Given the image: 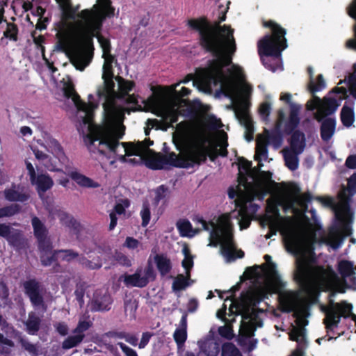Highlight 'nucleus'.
I'll use <instances>...</instances> for the list:
<instances>
[{"label":"nucleus","mask_w":356,"mask_h":356,"mask_svg":"<svg viewBox=\"0 0 356 356\" xmlns=\"http://www.w3.org/2000/svg\"><path fill=\"white\" fill-rule=\"evenodd\" d=\"M227 11H222L218 20L211 23L207 17L190 19L188 28L198 33V44L207 53L216 58L209 60L208 66L200 72V77L205 83H218L224 79L223 68L232 63L236 51L234 29L230 25H220L226 19Z\"/></svg>","instance_id":"nucleus-1"},{"label":"nucleus","mask_w":356,"mask_h":356,"mask_svg":"<svg viewBox=\"0 0 356 356\" xmlns=\"http://www.w3.org/2000/svg\"><path fill=\"white\" fill-rule=\"evenodd\" d=\"M287 250L297 256L294 280L298 291H286L279 295L280 310L284 313L294 312L299 309L302 296L307 304L312 306V222H307V232L303 233L289 231L284 237Z\"/></svg>","instance_id":"nucleus-2"},{"label":"nucleus","mask_w":356,"mask_h":356,"mask_svg":"<svg viewBox=\"0 0 356 356\" xmlns=\"http://www.w3.org/2000/svg\"><path fill=\"white\" fill-rule=\"evenodd\" d=\"M315 268L319 277L320 289L325 292H329L327 305L320 304V310L325 314L323 323L325 325L327 336H328L327 340L329 341L337 338V337H331L329 334L334 332V329L338 327L341 318H347L353 310L351 304L345 300L335 302L334 297L337 293H344L347 289L356 290V277L349 279L348 282L346 280L339 278L330 266L324 267L315 264Z\"/></svg>","instance_id":"nucleus-3"},{"label":"nucleus","mask_w":356,"mask_h":356,"mask_svg":"<svg viewBox=\"0 0 356 356\" xmlns=\"http://www.w3.org/2000/svg\"><path fill=\"white\" fill-rule=\"evenodd\" d=\"M313 200L319 202L324 207L331 209L334 214V223L325 232L319 224L316 211L313 209V245L316 243L325 244L337 250L343 243L346 237L353 234L352 224L354 220V211L351 207L348 209L341 204V200L335 197L325 196H313Z\"/></svg>","instance_id":"nucleus-4"},{"label":"nucleus","mask_w":356,"mask_h":356,"mask_svg":"<svg viewBox=\"0 0 356 356\" xmlns=\"http://www.w3.org/2000/svg\"><path fill=\"white\" fill-rule=\"evenodd\" d=\"M94 10L85 9L79 13V17L83 21V26L79 30L76 35V43L78 51L74 55L76 68L83 70L89 65L92 59L93 38L106 18H112L115 15V8L111 0H97L93 6Z\"/></svg>","instance_id":"nucleus-5"},{"label":"nucleus","mask_w":356,"mask_h":356,"mask_svg":"<svg viewBox=\"0 0 356 356\" xmlns=\"http://www.w3.org/2000/svg\"><path fill=\"white\" fill-rule=\"evenodd\" d=\"M113 72H104L102 75L104 86L97 90L99 97H104L105 102L103 104L104 112L106 122L102 127V140L99 141V151L104 152L101 148L105 146L111 150H114L119 145L118 140L122 138L124 134L125 127L118 123L123 121L125 113L130 114L136 112V108L130 109L124 108L117 104L115 100L116 93L115 92V83L113 80Z\"/></svg>","instance_id":"nucleus-6"},{"label":"nucleus","mask_w":356,"mask_h":356,"mask_svg":"<svg viewBox=\"0 0 356 356\" xmlns=\"http://www.w3.org/2000/svg\"><path fill=\"white\" fill-rule=\"evenodd\" d=\"M208 141V138L202 131L197 132L192 138L186 122L177 124V129L173 135V143L177 149L180 151L185 149L187 168L200 165L207 161L208 157L211 161H215L218 156L222 157L227 156V141L221 149L217 148L218 145H207Z\"/></svg>","instance_id":"nucleus-7"},{"label":"nucleus","mask_w":356,"mask_h":356,"mask_svg":"<svg viewBox=\"0 0 356 356\" xmlns=\"http://www.w3.org/2000/svg\"><path fill=\"white\" fill-rule=\"evenodd\" d=\"M263 26L269 28L271 34L266 35L258 42L259 54L266 57L278 58L282 51L287 47V40L285 38L286 31L273 20L265 21Z\"/></svg>","instance_id":"nucleus-8"},{"label":"nucleus","mask_w":356,"mask_h":356,"mask_svg":"<svg viewBox=\"0 0 356 356\" xmlns=\"http://www.w3.org/2000/svg\"><path fill=\"white\" fill-rule=\"evenodd\" d=\"M218 222L221 227V254L228 262L233 261L236 258H243L245 255L244 252L241 250H236L229 214L225 213L220 216Z\"/></svg>","instance_id":"nucleus-9"},{"label":"nucleus","mask_w":356,"mask_h":356,"mask_svg":"<svg viewBox=\"0 0 356 356\" xmlns=\"http://www.w3.org/2000/svg\"><path fill=\"white\" fill-rule=\"evenodd\" d=\"M181 156H177L175 152L169 154L155 153L154 156L145 159V165L152 170L166 169V165L176 168H187L185 149Z\"/></svg>","instance_id":"nucleus-10"},{"label":"nucleus","mask_w":356,"mask_h":356,"mask_svg":"<svg viewBox=\"0 0 356 356\" xmlns=\"http://www.w3.org/2000/svg\"><path fill=\"white\" fill-rule=\"evenodd\" d=\"M310 307L307 304L306 307H301L294 311L293 316L296 318V326H293L289 332V339L296 341L297 344L307 343L306 340V329L309 321Z\"/></svg>","instance_id":"nucleus-11"},{"label":"nucleus","mask_w":356,"mask_h":356,"mask_svg":"<svg viewBox=\"0 0 356 356\" xmlns=\"http://www.w3.org/2000/svg\"><path fill=\"white\" fill-rule=\"evenodd\" d=\"M102 129H101V131L99 132V136L98 137L90 138V145L89 148H90V150L92 151V152H94V150H92V147L97 148V152L100 154H102V155L105 156L106 157L109 158V156L107 155V152L108 153H116V149L120 145V143L118 142L119 145L115 148V149L113 151L111 150L110 149L107 148L105 146H102L101 148L103 149L104 150V152H101L99 151V141L101 140L102 138ZM120 139V138H119L118 140V141H119ZM121 145L124 148V152L126 153V155L128 156H133V155L140 156L145 152L144 145H143V143H140V142H138L136 144H135L134 143H131V142H129V143L124 142V143H121Z\"/></svg>","instance_id":"nucleus-12"},{"label":"nucleus","mask_w":356,"mask_h":356,"mask_svg":"<svg viewBox=\"0 0 356 356\" xmlns=\"http://www.w3.org/2000/svg\"><path fill=\"white\" fill-rule=\"evenodd\" d=\"M339 106L337 100L334 97H324L321 99L313 95V111L317 110L316 113L313 112V120L322 121L323 118L334 113Z\"/></svg>","instance_id":"nucleus-13"},{"label":"nucleus","mask_w":356,"mask_h":356,"mask_svg":"<svg viewBox=\"0 0 356 356\" xmlns=\"http://www.w3.org/2000/svg\"><path fill=\"white\" fill-rule=\"evenodd\" d=\"M24 293L29 298L30 302L35 309L46 311L47 305L40 291V283L35 279H30L23 284Z\"/></svg>","instance_id":"nucleus-14"},{"label":"nucleus","mask_w":356,"mask_h":356,"mask_svg":"<svg viewBox=\"0 0 356 356\" xmlns=\"http://www.w3.org/2000/svg\"><path fill=\"white\" fill-rule=\"evenodd\" d=\"M250 103L245 100H243L239 103L235 111L236 118L245 129V138L248 141L253 139L254 126L252 118L249 113Z\"/></svg>","instance_id":"nucleus-15"},{"label":"nucleus","mask_w":356,"mask_h":356,"mask_svg":"<svg viewBox=\"0 0 356 356\" xmlns=\"http://www.w3.org/2000/svg\"><path fill=\"white\" fill-rule=\"evenodd\" d=\"M288 192L291 195V200L289 202V207L293 210L294 213L299 211L300 207L303 211H307L312 213V210H307V203L312 202V193H307L305 195H302L300 188L293 184L289 188Z\"/></svg>","instance_id":"nucleus-16"},{"label":"nucleus","mask_w":356,"mask_h":356,"mask_svg":"<svg viewBox=\"0 0 356 356\" xmlns=\"http://www.w3.org/2000/svg\"><path fill=\"white\" fill-rule=\"evenodd\" d=\"M36 240L42 266H50L56 261V253H55V250H53V245L50 238L47 236Z\"/></svg>","instance_id":"nucleus-17"},{"label":"nucleus","mask_w":356,"mask_h":356,"mask_svg":"<svg viewBox=\"0 0 356 356\" xmlns=\"http://www.w3.org/2000/svg\"><path fill=\"white\" fill-rule=\"evenodd\" d=\"M63 93L65 97L71 98L79 110L86 113V117L83 120L84 123H90L92 118V111H89L88 105L81 99L80 96L76 92L74 86L72 82L67 83L63 88Z\"/></svg>","instance_id":"nucleus-18"},{"label":"nucleus","mask_w":356,"mask_h":356,"mask_svg":"<svg viewBox=\"0 0 356 356\" xmlns=\"http://www.w3.org/2000/svg\"><path fill=\"white\" fill-rule=\"evenodd\" d=\"M356 195V172H354L348 179L347 186H341L340 190L337 195V199L341 200V204L346 209L351 207L352 198Z\"/></svg>","instance_id":"nucleus-19"},{"label":"nucleus","mask_w":356,"mask_h":356,"mask_svg":"<svg viewBox=\"0 0 356 356\" xmlns=\"http://www.w3.org/2000/svg\"><path fill=\"white\" fill-rule=\"evenodd\" d=\"M113 298L108 292L96 291L91 302L92 312H104L111 309Z\"/></svg>","instance_id":"nucleus-20"},{"label":"nucleus","mask_w":356,"mask_h":356,"mask_svg":"<svg viewBox=\"0 0 356 356\" xmlns=\"http://www.w3.org/2000/svg\"><path fill=\"white\" fill-rule=\"evenodd\" d=\"M30 182L33 186H35L40 196L51 189L54 186V181L47 173L37 175L34 179H32Z\"/></svg>","instance_id":"nucleus-21"},{"label":"nucleus","mask_w":356,"mask_h":356,"mask_svg":"<svg viewBox=\"0 0 356 356\" xmlns=\"http://www.w3.org/2000/svg\"><path fill=\"white\" fill-rule=\"evenodd\" d=\"M58 39L56 48L62 52H66L71 47L72 34L70 31L65 26V24H62V27L56 33Z\"/></svg>","instance_id":"nucleus-22"},{"label":"nucleus","mask_w":356,"mask_h":356,"mask_svg":"<svg viewBox=\"0 0 356 356\" xmlns=\"http://www.w3.org/2000/svg\"><path fill=\"white\" fill-rule=\"evenodd\" d=\"M301 108L300 105L291 104L289 117L284 125V131L286 134H291L296 131L298 125L300 123L299 112Z\"/></svg>","instance_id":"nucleus-23"},{"label":"nucleus","mask_w":356,"mask_h":356,"mask_svg":"<svg viewBox=\"0 0 356 356\" xmlns=\"http://www.w3.org/2000/svg\"><path fill=\"white\" fill-rule=\"evenodd\" d=\"M320 127V134L321 139L325 141H329L334 134L336 129V120L334 118H323Z\"/></svg>","instance_id":"nucleus-24"},{"label":"nucleus","mask_w":356,"mask_h":356,"mask_svg":"<svg viewBox=\"0 0 356 356\" xmlns=\"http://www.w3.org/2000/svg\"><path fill=\"white\" fill-rule=\"evenodd\" d=\"M291 135L289 140L290 146L288 149L294 150L298 153H302L306 145L305 134L302 131L296 130L293 131Z\"/></svg>","instance_id":"nucleus-25"},{"label":"nucleus","mask_w":356,"mask_h":356,"mask_svg":"<svg viewBox=\"0 0 356 356\" xmlns=\"http://www.w3.org/2000/svg\"><path fill=\"white\" fill-rule=\"evenodd\" d=\"M140 273V270H137L133 275L125 274L123 276L124 284L128 287L132 286L143 288L146 286L149 281L147 279L146 277L141 276Z\"/></svg>","instance_id":"nucleus-26"},{"label":"nucleus","mask_w":356,"mask_h":356,"mask_svg":"<svg viewBox=\"0 0 356 356\" xmlns=\"http://www.w3.org/2000/svg\"><path fill=\"white\" fill-rule=\"evenodd\" d=\"M337 270L341 275V279L356 277V266L354 265L353 261L346 259L340 260L337 264Z\"/></svg>","instance_id":"nucleus-27"},{"label":"nucleus","mask_w":356,"mask_h":356,"mask_svg":"<svg viewBox=\"0 0 356 356\" xmlns=\"http://www.w3.org/2000/svg\"><path fill=\"white\" fill-rule=\"evenodd\" d=\"M68 176L81 187L95 188L99 186L97 182L94 181L90 177H86L76 170L69 172Z\"/></svg>","instance_id":"nucleus-28"},{"label":"nucleus","mask_w":356,"mask_h":356,"mask_svg":"<svg viewBox=\"0 0 356 356\" xmlns=\"http://www.w3.org/2000/svg\"><path fill=\"white\" fill-rule=\"evenodd\" d=\"M6 240L11 246L19 250L24 248L26 245V238L19 229L11 228Z\"/></svg>","instance_id":"nucleus-29"},{"label":"nucleus","mask_w":356,"mask_h":356,"mask_svg":"<svg viewBox=\"0 0 356 356\" xmlns=\"http://www.w3.org/2000/svg\"><path fill=\"white\" fill-rule=\"evenodd\" d=\"M3 194L5 199L9 202H24L30 197L28 193L17 191L14 184L11 188L5 189Z\"/></svg>","instance_id":"nucleus-30"},{"label":"nucleus","mask_w":356,"mask_h":356,"mask_svg":"<svg viewBox=\"0 0 356 356\" xmlns=\"http://www.w3.org/2000/svg\"><path fill=\"white\" fill-rule=\"evenodd\" d=\"M283 156L286 166L291 170L293 171L298 168V155L301 153H298L285 147L282 150Z\"/></svg>","instance_id":"nucleus-31"},{"label":"nucleus","mask_w":356,"mask_h":356,"mask_svg":"<svg viewBox=\"0 0 356 356\" xmlns=\"http://www.w3.org/2000/svg\"><path fill=\"white\" fill-rule=\"evenodd\" d=\"M269 141H266L265 137L259 136L257 139L254 159L261 162L268 158V145Z\"/></svg>","instance_id":"nucleus-32"},{"label":"nucleus","mask_w":356,"mask_h":356,"mask_svg":"<svg viewBox=\"0 0 356 356\" xmlns=\"http://www.w3.org/2000/svg\"><path fill=\"white\" fill-rule=\"evenodd\" d=\"M316 262V258L314 252V247H313V306L316 305L320 308V304L321 303L319 302L318 297L319 291H322L320 289L318 271L315 268Z\"/></svg>","instance_id":"nucleus-33"},{"label":"nucleus","mask_w":356,"mask_h":356,"mask_svg":"<svg viewBox=\"0 0 356 356\" xmlns=\"http://www.w3.org/2000/svg\"><path fill=\"white\" fill-rule=\"evenodd\" d=\"M55 253H56V261L53 264L55 271H58L56 268L60 267L58 262L59 254H61L60 257L63 261L67 262H70L75 259H78L79 257V253L72 249L55 250Z\"/></svg>","instance_id":"nucleus-34"},{"label":"nucleus","mask_w":356,"mask_h":356,"mask_svg":"<svg viewBox=\"0 0 356 356\" xmlns=\"http://www.w3.org/2000/svg\"><path fill=\"white\" fill-rule=\"evenodd\" d=\"M203 68H200L197 72V80H194L195 75L193 74H188L182 80L179 81L178 83L172 85V89L175 90L178 86H179L181 83H187L191 81H193V85L195 86L196 82L198 81L200 84L204 85L205 86H210L211 84H213L214 86H217L218 83H223L225 81L226 76H225V78L221 81L214 83H205L202 81V78L200 77V72Z\"/></svg>","instance_id":"nucleus-35"},{"label":"nucleus","mask_w":356,"mask_h":356,"mask_svg":"<svg viewBox=\"0 0 356 356\" xmlns=\"http://www.w3.org/2000/svg\"><path fill=\"white\" fill-rule=\"evenodd\" d=\"M24 324L27 333L31 335H35L40 330L41 319L33 312H31L29 314L28 319Z\"/></svg>","instance_id":"nucleus-36"},{"label":"nucleus","mask_w":356,"mask_h":356,"mask_svg":"<svg viewBox=\"0 0 356 356\" xmlns=\"http://www.w3.org/2000/svg\"><path fill=\"white\" fill-rule=\"evenodd\" d=\"M33 234L36 239L48 236L49 232L45 225L37 216L31 218Z\"/></svg>","instance_id":"nucleus-37"},{"label":"nucleus","mask_w":356,"mask_h":356,"mask_svg":"<svg viewBox=\"0 0 356 356\" xmlns=\"http://www.w3.org/2000/svg\"><path fill=\"white\" fill-rule=\"evenodd\" d=\"M156 267L161 275L169 273L172 269L170 260L163 254H157L154 257Z\"/></svg>","instance_id":"nucleus-38"},{"label":"nucleus","mask_w":356,"mask_h":356,"mask_svg":"<svg viewBox=\"0 0 356 356\" xmlns=\"http://www.w3.org/2000/svg\"><path fill=\"white\" fill-rule=\"evenodd\" d=\"M340 118L344 127L347 128L351 127L355 122L353 108L344 105L341 111Z\"/></svg>","instance_id":"nucleus-39"},{"label":"nucleus","mask_w":356,"mask_h":356,"mask_svg":"<svg viewBox=\"0 0 356 356\" xmlns=\"http://www.w3.org/2000/svg\"><path fill=\"white\" fill-rule=\"evenodd\" d=\"M93 323L90 320L88 314H84L79 319L76 327L72 330L73 334L85 335L84 332L92 327Z\"/></svg>","instance_id":"nucleus-40"},{"label":"nucleus","mask_w":356,"mask_h":356,"mask_svg":"<svg viewBox=\"0 0 356 356\" xmlns=\"http://www.w3.org/2000/svg\"><path fill=\"white\" fill-rule=\"evenodd\" d=\"M78 262L83 268L89 270H97L102 266V261L100 257H97L94 258L93 260H89L86 257L81 255L79 257Z\"/></svg>","instance_id":"nucleus-41"},{"label":"nucleus","mask_w":356,"mask_h":356,"mask_svg":"<svg viewBox=\"0 0 356 356\" xmlns=\"http://www.w3.org/2000/svg\"><path fill=\"white\" fill-rule=\"evenodd\" d=\"M176 225L179 234L181 236H188L191 232H193V234H197L200 232L199 229L193 230L192 225L187 219L178 220Z\"/></svg>","instance_id":"nucleus-42"},{"label":"nucleus","mask_w":356,"mask_h":356,"mask_svg":"<svg viewBox=\"0 0 356 356\" xmlns=\"http://www.w3.org/2000/svg\"><path fill=\"white\" fill-rule=\"evenodd\" d=\"M193 221H197V222L200 223L202 227V229L205 231H209L211 237H215L216 238L221 239V236H220L219 232L214 229L216 225L213 222L210 221L208 222L205 220H204L202 217L199 216H197L195 218H193Z\"/></svg>","instance_id":"nucleus-43"},{"label":"nucleus","mask_w":356,"mask_h":356,"mask_svg":"<svg viewBox=\"0 0 356 356\" xmlns=\"http://www.w3.org/2000/svg\"><path fill=\"white\" fill-rule=\"evenodd\" d=\"M85 335L74 334L69 336L62 343V348L64 350H68L74 347H76L84 339Z\"/></svg>","instance_id":"nucleus-44"},{"label":"nucleus","mask_w":356,"mask_h":356,"mask_svg":"<svg viewBox=\"0 0 356 356\" xmlns=\"http://www.w3.org/2000/svg\"><path fill=\"white\" fill-rule=\"evenodd\" d=\"M19 29L16 24L13 22H7L6 29L3 31V37L10 41L17 42L18 40Z\"/></svg>","instance_id":"nucleus-45"},{"label":"nucleus","mask_w":356,"mask_h":356,"mask_svg":"<svg viewBox=\"0 0 356 356\" xmlns=\"http://www.w3.org/2000/svg\"><path fill=\"white\" fill-rule=\"evenodd\" d=\"M22 207L18 204H11L0 208V218L11 217L20 213Z\"/></svg>","instance_id":"nucleus-46"},{"label":"nucleus","mask_w":356,"mask_h":356,"mask_svg":"<svg viewBox=\"0 0 356 356\" xmlns=\"http://www.w3.org/2000/svg\"><path fill=\"white\" fill-rule=\"evenodd\" d=\"M19 343L22 348L27 351L31 356H38L40 346L36 343H32L29 340L24 337H19Z\"/></svg>","instance_id":"nucleus-47"},{"label":"nucleus","mask_w":356,"mask_h":356,"mask_svg":"<svg viewBox=\"0 0 356 356\" xmlns=\"http://www.w3.org/2000/svg\"><path fill=\"white\" fill-rule=\"evenodd\" d=\"M61 220L64 221V224L72 229L74 234H78L80 232L81 224L72 216H69L67 213H63Z\"/></svg>","instance_id":"nucleus-48"},{"label":"nucleus","mask_w":356,"mask_h":356,"mask_svg":"<svg viewBox=\"0 0 356 356\" xmlns=\"http://www.w3.org/2000/svg\"><path fill=\"white\" fill-rule=\"evenodd\" d=\"M120 79L121 80L119 81L120 97L124 99L125 96L134 89L135 83L133 81L125 80L121 77Z\"/></svg>","instance_id":"nucleus-49"},{"label":"nucleus","mask_w":356,"mask_h":356,"mask_svg":"<svg viewBox=\"0 0 356 356\" xmlns=\"http://www.w3.org/2000/svg\"><path fill=\"white\" fill-rule=\"evenodd\" d=\"M222 356H242L236 346L230 342L225 343L222 346Z\"/></svg>","instance_id":"nucleus-50"},{"label":"nucleus","mask_w":356,"mask_h":356,"mask_svg":"<svg viewBox=\"0 0 356 356\" xmlns=\"http://www.w3.org/2000/svg\"><path fill=\"white\" fill-rule=\"evenodd\" d=\"M178 118L179 115L175 111H168L165 112L163 117V120L165 125L164 129L166 130L167 128L172 127L174 123H176L178 121Z\"/></svg>","instance_id":"nucleus-51"},{"label":"nucleus","mask_w":356,"mask_h":356,"mask_svg":"<svg viewBox=\"0 0 356 356\" xmlns=\"http://www.w3.org/2000/svg\"><path fill=\"white\" fill-rule=\"evenodd\" d=\"M266 141H269L275 148H279L282 143V136L280 132L275 131L268 134L267 137H265Z\"/></svg>","instance_id":"nucleus-52"},{"label":"nucleus","mask_w":356,"mask_h":356,"mask_svg":"<svg viewBox=\"0 0 356 356\" xmlns=\"http://www.w3.org/2000/svg\"><path fill=\"white\" fill-rule=\"evenodd\" d=\"M173 337L178 348H181L187 339V330L177 328L173 334Z\"/></svg>","instance_id":"nucleus-53"},{"label":"nucleus","mask_w":356,"mask_h":356,"mask_svg":"<svg viewBox=\"0 0 356 356\" xmlns=\"http://www.w3.org/2000/svg\"><path fill=\"white\" fill-rule=\"evenodd\" d=\"M188 285L187 279L183 275H179L172 283L173 291H178L184 289Z\"/></svg>","instance_id":"nucleus-54"},{"label":"nucleus","mask_w":356,"mask_h":356,"mask_svg":"<svg viewBox=\"0 0 356 356\" xmlns=\"http://www.w3.org/2000/svg\"><path fill=\"white\" fill-rule=\"evenodd\" d=\"M326 86V81L323 74L317 75L314 79H313V95L325 89Z\"/></svg>","instance_id":"nucleus-55"},{"label":"nucleus","mask_w":356,"mask_h":356,"mask_svg":"<svg viewBox=\"0 0 356 356\" xmlns=\"http://www.w3.org/2000/svg\"><path fill=\"white\" fill-rule=\"evenodd\" d=\"M114 259L121 266L131 267L132 265L131 259L121 252L116 251L113 255Z\"/></svg>","instance_id":"nucleus-56"},{"label":"nucleus","mask_w":356,"mask_h":356,"mask_svg":"<svg viewBox=\"0 0 356 356\" xmlns=\"http://www.w3.org/2000/svg\"><path fill=\"white\" fill-rule=\"evenodd\" d=\"M140 216L142 218V223L141 225L143 227H145L147 226V225L149 223L150 218H151V211L150 209L148 204H144L143 206V209L140 211Z\"/></svg>","instance_id":"nucleus-57"},{"label":"nucleus","mask_w":356,"mask_h":356,"mask_svg":"<svg viewBox=\"0 0 356 356\" xmlns=\"http://www.w3.org/2000/svg\"><path fill=\"white\" fill-rule=\"evenodd\" d=\"M207 127L211 130H216L222 126L220 119H217L214 115H209L205 119Z\"/></svg>","instance_id":"nucleus-58"},{"label":"nucleus","mask_w":356,"mask_h":356,"mask_svg":"<svg viewBox=\"0 0 356 356\" xmlns=\"http://www.w3.org/2000/svg\"><path fill=\"white\" fill-rule=\"evenodd\" d=\"M271 110V105L268 102H263L259 108V113L264 120H267Z\"/></svg>","instance_id":"nucleus-59"},{"label":"nucleus","mask_w":356,"mask_h":356,"mask_svg":"<svg viewBox=\"0 0 356 356\" xmlns=\"http://www.w3.org/2000/svg\"><path fill=\"white\" fill-rule=\"evenodd\" d=\"M207 356H217L219 353V346L216 342L209 343L204 350Z\"/></svg>","instance_id":"nucleus-60"},{"label":"nucleus","mask_w":356,"mask_h":356,"mask_svg":"<svg viewBox=\"0 0 356 356\" xmlns=\"http://www.w3.org/2000/svg\"><path fill=\"white\" fill-rule=\"evenodd\" d=\"M98 42L102 49L103 54H108L111 51V44L109 39L103 37L102 35L97 36Z\"/></svg>","instance_id":"nucleus-61"},{"label":"nucleus","mask_w":356,"mask_h":356,"mask_svg":"<svg viewBox=\"0 0 356 356\" xmlns=\"http://www.w3.org/2000/svg\"><path fill=\"white\" fill-rule=\"evenodd\" d=\"M238 172H249L252 167V162L248 161L243 157H240L238 159Z\"/></svg>","instance_id":"nucleus-62"},{"label":"nucleus","mask_w":356,"mask_h":356,"mask_svg":"<svg viewBox=\"0 0 356 356\" xmlns=\"http://www.w3.org/2000/svg\"><path fill=\"white\" fill-rule=\"evenodd\" d=\"M218 333L221 337L227 339H232L234 337L233 330L231 327L228 325H223L219 327Z\"/></svg>","instance_id":"nucleus-63"},{"label":"nucleus","mask_w":356,"mask_h":356,"mask_svg":"<svg viewBox=\"0 0 356 356\" xmlns=\"http://www.w3.org/2000/svg\"><path fill=\"white\" fill-rule=\"evenodd\" d=\"M349 90L351 95L356 99V75L350 74L348 76Z\"/></svg>","instance_id":"nucleus-64"}]
</instances>
